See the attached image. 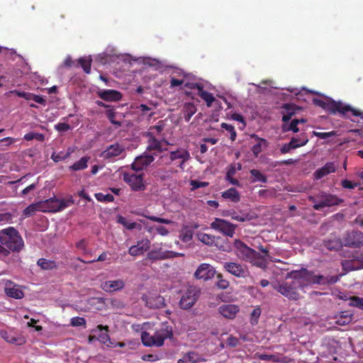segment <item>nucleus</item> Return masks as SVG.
Returning a JSON list of instances; mask_svg holds the SVG:
<instances>
[{"instance_id": "31", "label": "nucleus", "mask_w": 363, "mask_h": 363, "mask_svg": "<svg viewBox=\"0 0 363 363\" xmlns=\"http://www.w3.org/2000/svg\"><path fill=\"white\" fill-rule=\"evenodd\" d=\"M267 259L259 252L256 251V255H253L248 262L259 268L264 269L267 267Z\"/></svg>"}, {"instance_id": "8", "label": "nucleus", "mask_w": 363, "mask_h": 363, "mask_svg": "<svg viewBox=\"0 0 363 363\" xmlns=\"http://www.w3.org/2000/svg\"><path fill=\"white\" fill-rule=\"evenodd\" d=\"M123 181L128 184L131 190L134 191H142L145 189V184L143 182V174H136L135 173L124 172L123 174Z\"/></svg>"}, {"instance_id": "41", "label": "nucleus", "mask_w": 363, "mask_h": 363, "mask_svg": "<svg viewBox=\"0 0 363 363\" xmlns=\"http://www.w3.org/2000/svg\"><path fill=\"white\" fill-rule=\"evenodd\" d=\"M196 236L199 241L209 246H212L215 242L214 235H208L204 233H197Z\"/></svg>"}, {"instance_id": "64", "label": "nucleus", "mask_w": 363, "mask_h": 363, "mask_svg": "<svg viewBox=\"0 0 363 363\" xmlns=\"http://www.w3.org/2000/svg\"><path fill=\"white\" fill-rule=\"evenodd\" d=\"M219 280L218 281L216 285L220 289H226L229 286V282L221 278V276L219 274L218 276Z\"/></svg>"}, {"instance_id": "46", "label": "nucleus", "mask_w": 363, "mask_h": 363, "mask_svg": "<svg viewBox=\"0 0 363 363\" xmlns=\"http://www.w3.org/2000/svg\"><path fill=\"white\" fill-rule=\"evenodd\" d=\"M91 59L90 57H81L78 60V65H80L85 73L89 74L91 72Z\"/></svg>"}, {"instance_id": "25", "label": "nucleus", "mask_w": 363, "mask_h": 363, "mask_svg": "<svg viewBox=\"0 0 363 363\" xmlns=\"http://www.w3.org/2000/svg\"><path fill=\"white\" fill-rule=\"evenodd\" d=\"M341 266L342 270L346 272L363 269V263L359 259L342 260Z\"/></svg>"}, {"instance_id": "60", "label": "nucleus", "mask_w": 363, "mask_h": 363, "mask_svg": "<svg viewBox=\"0 0 363 363\" xmlns=\"http://www.w3.org/2000/svg\"><path fill=\"white\" fill-rule=\"evenodd\" d=\"M313 134L320 139H327L332 136L335 135V133L334 131H331V132H315V131H313Z\"/></svg>"}, {"instance_id": "61", "label": "nucleus", "mask_w": 363, "mask_h": 363, "mask_svg": "<svg viewBox=\"0 0 363 363\" xmlns=\"http://www.w3.org/2000/svg\"><path fill=\"white\" fill-rule=\"evenodd\" d=\"M258 358L261 360L272 361L274 362H277L279 361L277 357L274 354H262L258 356Z\"/></svg>"}, {"instance_id": "14", "label": "nucleus", "mask_w": 363, "mask_h": 363, "mask_svg": "<svg viewBox=\"0 0 363 363\" xmlns=\"http://www.w3.org/2000/svg\"><path fill=\"white\" fill-rule=\"evenodd\" d=\"M234 247L236 250L238 255L243 259L247 262L253 256L256 255V251L250 247H248L245 243H244L240 240H235L234 241Z\"/></svg>"}, {"instance_id": "55", "label": "nucleus", "mask_w": 363, "mask_h": 363, "mask_svg": "<svg viewBox=\"0 0 363 363\" xmlns=\"http://www.w3.org/2000/svg\"><path fill=\"white\" fill-rule=\"evenodd\" d=\"M106 116L108 118V120L111 122V123L121 125V123L115 121L116 112L114 109H108L106 111Z\"/></svg>"}, {"instance_id": "59", "label": "nucleus", "mask_w": 363, "mask_h": 363, "mask_svg": "<svg viewBox=\"0 0 363 363\" xmlns=\"http://www.w3.org/2000/svg\"><path fill=\"white\" fill-rule=\"evenodd\" d=\"M71 325L72 326H85L86 320L84 318L74 317L71 319Z\"/></svg>"}, {"instance_id": "2", "label": "nucleus", "mask_w": 363, "mask_h": 363, "mask_svg": "<svg viewBox=\"0 0 363 363\" xmlns=\"http://www.w3.org/2000/svg\"><path fill=\"white\" fill-rule=\"evenodd\" d=\"M313 104L321 107L330 114L338 113L345 117H349V113H351L352 116L361 115L360 112L356 110V108H352L350 105L345 104L341 101H335L330 98L325 100L315 98L313 99Z\"/></svg>"}, {"instance_id": "51", "label": "nucleus", "mask_w": 363, "mask_h": 363, "mask_svg": "<svg viewBox=\"0 0 363 363\" xmlns=\"http://www.w3.org/2000/svg\"><path fill=\"white\" fill-rule=\"evenodd\" d=\"M220 126L222 128L225 129L230 133V138L232 141L235 140L236 137H237V133H236L234 126H233L232 125L228 124L226 123H222Z\"/></svg>"}, {"instance_id": "43", "label": "nucleus", "mask_w": 363, "mask_h": 363, "mask_svg": "<svg viewBox=\"0 0 363 363\" xmlns=\"http://www.w3.org/2000/svg\"><path fill=\"white\" fill-rule=\"evenodd\" d=\"M72 152H73V150L69 147V148H68V150L67 152H60L58 153L53 152L51 155V159L54 162H58L65 160L67 158H68Z\"/></svg>"}, {"instance_id": "4", "label": "nucleus", "mask_w": 363, "mask_h": 363, "mask_svg": "<svg viewBox=\"0 0 363 363\" xmlns=\"http://www.w3.org/2000/svg\"><path fill=\"white\" fill-rule=\"evenodd\" d=\"M274 289L290 300L297 301L300 298V287L294 278L291 281H282L275 284Z\"/></svg>"}, {"instance_id": "54", "label": "nucleus", "mask_w": 363, "mask_h": 363, "mask_svg": "<svg viewBox=\"0 0 363 363\" xmlns=\"http://www.w3.org/2000/svg\"><path fill=\"white\" fill-rule=\"evenodd\" d=\"M343 257L346 259H359V250H347L343 252Z\"/></svg>"}, {"instance_id": "49", "label": "nucleus", "mask_w": 363, "mask_h": 363, "mask_svg": "<svg viewBox=\"0 0 363 363\" xmlns=\"http://www.w3.org/2000/svg\"><path fill=\"white\" fill-rule=\"evenodd\" d=\"M349 305L363 310V298L359 296H351L349 298Z\"/></svg>"}, {"instance_id": "7", "label": "nucleus", "mask_w": 363, "mask_h": 363, "mask_svg": "<svg viewBox=\"0 0 363 363\" xmlns=\"http://www.w3.org/2000/svg\"><path fill=\"white\" fill-rule=\"evenodd\" d=\"M291 274L294 280L298 283L300 289L314 284L315 273L312 271L302 268L301 270L292 272Z\"/></svg>"}, {"instance_id": "39", "label": "nucleus", "mask_w": 363, "mask_h": 363, "mask_svg": "<svg viewBox=\"0 0 363 363\" xmlns=\"http://www.w3.org/2000/svg\"><path fill=\"white\" fill-rule=\"evenodd\" d=\"M193 238V230L188 226H184L179 234V239L184 242H189Z\"/></svg>"}, {"instance_id": "3", "label": "nucleus", "mask_w": 363, "mask_h": 363, "mask_svg": "<svg viewBox=\"0 0 363 363\" xmlns=\"http://www.w3.org/2000/svg\"><path fill=\"white\" fill-rule=\"evenodd\" d=\"M173 336L172 328L168 323H163L161 327L153 335L147 332H143L141 340L144 345L147 347H161L164 345V340Z\"/></svg>"}, {"instance_id": "62", "label": "nucleus", "mask_w": 363, "mask_h": 363, "mask_svg": "<svg viewBox=\"0 0 363 363\" xmlns=\"http://www.w3.org/2000/svg\"><path fill=\"white\" fill-rule=\"evenodd\" d=\"M358 184L356 183V182H352L350 180H347V179H343L342 180L341 182V186L344 188V189H354L356 186H357Z\"/></svg>"}, {"instance_id": "22", "label": "nucleus", "mask_w": 363, "mask_h": 363, "mask_svg": "<svg viewBox=\"0 0 363 363\" xmlns=\"http://www.w3.org/2000/svg\"><path fill=\"white\" fill-rule=\"evenodd\" d=\"M125 148L123 145L115 143L108 146L101 154L104 159H112L115 157L120 155Z\"/></svg>"}, {"instance_id": "19", "label": "nucleus", "mask_w": 363, "mask_h": 363, "mask_svg": "<svg viewBox=\"0 0 363 363\" xmlns=\"http://www.w3.org/2000/svg\"><path fill=\"white\" fill-rule=\"evenodd\" d=\"M125 283L122 279L109 280L101 284V289L107 293H113L123 289Z\"/></svg>"}, {"instance_id": "42", "label": "nucleus", "mask_w": 363, "mask_h": 363, "mask_svg": "<svg viewBox=\"0 0 363 363\" xmlns=\"http://www.w3.org/2000/svg\"><path fill=\"white\" fill-rule=\"evenodd\" d=\"M299 124V121L298 119H293L289 124L284 123L281 126V129L283 132L293 131L294 133H298L299 129L298 128V125Z\"/></svg>"}, {"instance_id": "26", "label": "nucleus", "mask_w": 363, "mask_h": 363, "mask_svg": "<svg viewBox=\"0 0 363 363\" xmlns=\"http://www.w3.org/2000/svg\"><path fill=\"white\" fill-rule=\"evenodd\" d=\"M336 167L333 162H327L323 167L318 169L314 172V177L315 179H320L323 177L335 172Z\"/></svg>"}, {"instance_id": "11", "label": "nucleus", "mask_w": 363, "mask_h": 363, "mask_svg": "<svg viewBox=\"0 0 363 363\" xmlns=\"http://www.w3.org/2000/svg\"><path fill=\"white\" fill-rule=\"evenodd\" d=\"M342 242L346 247L359 248L363 245V233L359 230L348 231L344 235Z\"/></svg>"}, {"instance_id": "57", "label": "nucleus", "mask_w": 363, "mask_h": 363, "mask_svg": "<svg viewBox=\"0 0 363 363\" xmlns=\"http://www.w3.org/2000/svg\"><path fill=\"white\" fill-rule=\"evenodd\" d=\"M192 190L197 189L202 187H206L208 185V182H201L198 180H191L190 182Z\"/></svg>"}, {"instance_id": "27", "label": "nucleus", "mask_w": 363, "mask_h": 363, "mask_svg": "<svg viewBox=\"0 0 363 363\" xmlns=\"http://www.w3.org/2000/svg\"><path fill=\"white\" fill-rule=\"evenodd\" d=\"M146 305L151 308H160L165 306L164 298L160 295L151 296L146 299Z\"/></svg>"}, {"instance_id": "29", "label": "nucleus", "mask_w": 363, "mask_h": 363, "mask_svg": "<svg viewBox=\"0 0 363 363\" xmlns=\"http://www.w3.org/2000/svg\"><path fill=\"white\" fill-rule=\"evenodd\" d=\"M46 211V203L45 201L39 202L37 203H32L26 207L23 211V215L26 217L33 216L36 211Z\"/></svg>"}, {"instance_id": "34", "label": "nucleus", "mask_w": 363, "mask_h": 363, "mask_svg": "<svg viewBox=\"0 0 363 363\" xmlns=\"http://www.w3.org/2000/svg\"><path fill=\"white\" fill-rule=\"evenodd\" d=\"M37 264L43 270H52L57 267L55 261L45 258L39 259Z\"/></svg>"}, {"instance_id": "21", "label": "nucleus", "mask_w": 363, "mask_h": 363, "mask_svg": "<svg viewBox=\"0 0 363 363\" xmlns=\"http://www.w3.org/2000/svg\"><path fill=\"white\" fill-rule=\"evenodd\" d=\"M4 291L9 297L15 299H21L24 297V293L20 287L10 281L6 283Z\"/></svg>"}, {"instance_id": "20", "label": "nucleus", "mask_w": 363, "mask_h": 363, "mask_svg": "<svg viewBox=\"0 0 363 363\" xmlns=\"http://www.w3.org/2000/svg\"><path fill=\"white\" fill-rule=\"evenodd\" d=\"M150 247V242L148 239H144L138 241L137 245H133L129 248L128 253L132 256H138L143 255Z\"/></svg>"}, {"instance_id": "45", "label": "nucleus", "mask_w": 363, "mask_h": 363, "mask_svg": "<svg viewBox=\"0 0 363 363\" xmlns=\"http://www.w3.org/2000/svg\"><path fill=\"white\" fill-rule=\"evenodd\" d=\"M97 329L99 330L100 331H102L103 330H104L106 332L105 333H101L99 336V340L104 343V344H108V342H110V337L109 335H108L107 332L108 330V327L107 325H99L97 326Z\"/></svg>"}, {"instance_id": "6", "label": "nucleus", "mask_w": 363, "mask_h": 363, "mask_svg": "<svg viewBox=\"0 0 363 363\" xmlns=\"http://www.w3.org/2000/svg\"><path fill=\"white\" fill-rule=\"evenodd\" d=\"M211 228L218 231L223 235L233 238L235 233L238 225L230 223L224 219L216 218L210 224Z\"/></svg>"}, {"instance_id": "10", "label": "nucleus", "mask_w": 363, "mask_h": 363, "mask_svg": "<svg viewBox=\"0 0 363 363\" xmlns=\"http://www.w3.org/2000/svg\"><path fill=\"white\" fill-rule=\"evenodd\" d=\"M320 197L321 199L320 201L313 206V208L316 211H321L325 207L338 206L344 201L343 199L331 194L323 193Z\"/></svg>"}, {"instance_id": "24", "label": "nucleus", "mask_w": 363, "mask_h": 363, "mask_svg": "<svg viewBox=\"0 0 363 363\" xmlns=\"http://www.w3.org/2000/svg\"><path fill=\"white\" fill-rule=\"evenodd\" d=\"M98 95L101 99L106 101H118L122 98L121 93L113 89L99 91Z\"/></svg>"}, {"instance_id": "40", "label": "nucleus", "mask_w": 363, "mask_h": 363, "mask_svg": "<svg viewBox=\"0 0 363 363\" xmlns=\"http://www.w3.org/2000/svg\"><path fill=\"white\" fill-rule=\"evenodd\" d=\"M117 222L123 225L128 230H133L140 226V224L135 222H130L122 216H118L117 217Z\"/></svg>"}, {"instance_id": "35", "label": "nucleus", "mask_w": 363, "mask_h": 363, "mask_svg": "<svg viewBox=\"0 0 363 363\" xmlns=\"http://www.w3.org/2000/svg\"><path fill=\"white\" fill-rule=\"evenodd\" d=\"M197 94L206 103V106L208 107H211L213 101H216V98L211 94L208 92L207 91L203 89V88H200V91L197 92Z\"/></svg>"}, {"instance_id": "18", "label": "nucleus", "mask_w": 363, "mask_h": 363, "mask_svg": "<svg viewBox=\"0 0 363 363\" xmlns=\"http://www.w3.org/2000/svg\"><path fill=\"white\" fill-rule=\"evenodd\" d=\"M219 313L225 318L233 320L240 311V306L235 304H222L218 307Z\"/></svg>"}, {"instance_id": "5", "label": "nucleus", "mask_w": 363, "mask_h": 363, "mask_svg": "<svg viewBox=\"0 0 363 363\" xmlns=\"http://www.w3.org/2000/svg\"><path fill=\"white\" fill-rule=\"evenodd\" d=\"M201 295L200 289L194 286H189L186 290L183 293L179 306L182 309L188 310L191 308L198 301Z\"/></svg>"}, {"instance_id": "37", "label": "nucleus", "mask_w": 363, "mask_h": 363, "mask_svg": "<svg viewBox=\"0 0 363 363\" xmlns=\"http://www.w3.org/2000/svg\"><path fill=\"white\" fill-rule=\"evenodd\" d=\"M90 157L88 156L82 157L79 161L74 162L69 167V169L73 171H79L85 169L87 167V163Z\"/></svg>"}, {"instance_id": "53", "label": "nucleus", "mask_w": 363, "mask_h": 363, "mask_svg": "<svg viewBox=\"0 0 363 363\" xmlns=\"http://www.w3.org/2000/svg\"><path fill=\"white\" fill-rule=\"evenodd\" d=\"M164 122L163 121H159L155 125L150 127L149 132H153L154 134H160L164 129Z\"/></svg>"}, {"instance_id": "58", "label": "nucleus", "mask_w": 363, "mask_h": 363, "mask_svg": "<svg viewBox=\"0 0 363 363\" xmlns=\"http://www.w3.org/2000/svg\"><path fill=\"white\" fill-rule=\"evenodd\" d=\"M55 129L59 132H65L71 130L72 127L67 123H59L55 125Z\"/></svg>"}, {"instance_id": "36", "label": "nucleus", "mask_w": 363, "mask_h": 363, "mask_svg": "<svg viewBox=\"0 0 363 363\" xmlns=\"http://www.w3.org/2000/svg\"><path fill=\"white\" fill-rule=\"evenodd\" d=\"M196 111V107L193 103H186L184 106V118L186 122H189L191 118Z\"/></svg>"}, {"instance_id": "32", "label": "nucleus", "mask_w": 363, "mask_h": 363, "mask_svg": "<svg viewBox=\"0 0 363 363\" xmlns=\"http://www.w3.org/2000/svg\"><path fill=\"white\" fill-rule=\"evenodd\" d=\"M222 196L224 199H230L233 202H238L240 200L239 192L235 188H230L229 189L222 193Z\"/></svg>"}, {"instance_id": "28", "label": "nucleus", "mask_w": 363, "mask_h": 363, "mask_svg": "<svg viewBox=\"0 0 363 363\" xmlns=\"http://www.w3.org/2000/svg\"><path fill=\"white\" fill-rule=\"evenodd\" d=\"M339 280L338 276H323V275H315L314 284L319 285H331L337 282Z\"/></svg>"}, {"instance_id": "13", "label": "nucleus", "mask_w": 363, "mask_h": 363, "mask_svg": "<svg viewBox=\"0 0 363 363\" xmlns=\"http://www.w3.org/2000/svg\"><path fill=\"white\" fill-rule=\"evenodd\" d=\"M184 255L173 251H162V249L152 250L147 253V259L152 261L163 260L183 256Z\"/></svg>"}, {"instance_id": "15", "label": "nucleus", "mask_w": 363, "mask_h": 363, "mask_svg": "<svg viewBox=\"0 0 363 363\" xmlns=\"http://www.w3.org/2000/svg\"><path fill=\"white\" fill-rule=\"evenodd\" d=\"M155 160L152 155L145 152L143 155L137 157L131 164V168L135 172L143 170L149 166Z\"/></svg>"}, {"instance_id": "33", "label": "nucleus", "mask_w": 363, "mask_h": 363, "mask_svg": "<svg viewBox=\"0 0 363 363\" xmlns=\"http://www.w3.org/2000/svg\"><path fill=\"white\" fill-rule=\"evenodd\" d=\"M342 244L340 239L336 238L324 240L325 247L330 250H338Z\"/></svg>"}, {"instance_id": "50", "label": "nucleus", "mask_w": 363, "mask_h": 363, "mask_svg": "<svg viewBox=\"0 0 363 363\" xmlns=\"http://www.w3.org/2000/svg\"><path fill=\"white\" fill-rule=\"evenodd\" d=\"M95 198L100 202H112L114 201V196L111 194H104L102 193L95 194Z\"/></svg>"}, {"instance_id": "9", "label": "nucleus", "mask_w": 363, "mask_h": 363, "mask_svg": "<svg viewBox=\"0 0 363 363\" xmlns=\"http://www.w3.org/2000/svg\"><path fill=\"white\" fill-rule=\"evenodd\" d=\"M146 136L148 137L147 146L146 150L151 152L154 157L158 154L162 153L164 150H166V147H163L162 144L164 143L166 145H169V143L165 140H160L156 138L154 135L153 132H147Z\"/></svg>"}, {"instance_id": "52", "label": "nucleus", "mask_w": 363, "mask_h": 363, "mask_svg": "<svg viewBox=\"0 0 363 363\" xmlns=\"http://www.w3.org/2000/svg\"><path fill=\"white\" fill-rule=\"evenodd\" d=\"M352 320V315L343 312L342 315L337 318L336 323L340 325H345L349 324Z\"/></svg>"}, {"instance_id": "16", "label": "nucleus", "mask_w": 363, "mask_h": 363, "mask_svg": "<svg viewBox=\"0 0 363 363\" xmlns=\"http://www.w3.org/2000/svg\"><path fill=\"white\" fill-rule=\"evenodd\" d=\"M216 274V270L209 264L203 263L199 266L194 273V277L197 279L207 281L212 279Z\"/></svg>"}, {"instance_id": "63", "label": "nucleus", "mask_w": 363, "mask_h": 363, "mask_svg": "<svg viewBox=\"0 0 363 363\" xmlns=\"http://www.w3.org/2000/svg\"><path fill=\"white\" fill-rule=\"evenodd\" d=\"M12 215L10 213H0V224L3 225L11 222Z\"/></svg>"}, {"instance_id": "47", "label": "nucleus", "mask_w": 363, "mask_h": 363, "mask_svg": "<svg viewBox=\"0 0 363 363\" xmlns=\"http://www.w3.org/2000/svg\"><path fill=\"white\" fill-rule=\"evenodd\" d=\"M262 310L259 306L255 307L250 314V323L252 325H256L259 322Z\"/></svg>"}, {"instance_id": "23", "label": "nucleus", "mask_w": 363, "mask_h": 363, "mask_svg": "<svg viewBox=\"0 0 363 363\" xmlns=\"http://www.w3.org/2000/svg\"><path fill=\"white\" fill-rule=\"evenodd\" d=\"M251 138L255 140V144L252 147L251 150L255 157H257L264 148L268 147L269 143L267 140L259 138L255 134L251 135Z\"/></svg>"}, {"instance_id": "30", "label": "nucleus", "mask_w": 363, "mask_h": 363, "mask_svg": "<svg viewBox=\"0 0 363 363\" xmlns=\"http://www.w3.org/2000/svg\"><path fill=\"white\" fill-rule=\"evenodd\" d=\"M190 158L189 152L184 149H179L176 151H172L169 155V159L171 161L176 160L177 159H182V164H184Z\"/></svg>"}, {"instance_id": "44", "label": "nucleus", "mask_w": 363, "mask_h": 363, "mask_svg": "<svg viewBox=\"0 0 363 363\" xmlns=\"http://www.w3.org/2000/svg\"><path fill=\"white\" fill-rule=\"evenodd\" d=\"M308 142V139L305 133L301 134V138H297L293 137L289 143H293L292 145H296V148L306 145Z\"/></svg>"}, {"instance_id": "56", "label": "nucleus", "mask_w": 363, "mask_h": 363, "mask_svg": "<svg viewBox=\"0 0 363 363\" xmlns=\"http://www.w3.org/2000/svg\"><path fill=\"white\" fill-rule=\"evenodd\" d=\"M223 216H230L232 219L240 222H244L246 220L245 217L238 215L235 211H227L226 213H223Z\"/></svg>"}, {"instance_id": "12", "label": "nucleus", "mask_w": 363, "mask_h": 363, "mask_svg": "<svg viewBox=\"0 0 363 363\" xmlns=\"http://www.w3.org/2000/svg\"><path fill=\"white\" fill-rule=\"evenodd\" d=\"M45 203L48 211L59 212L72 205L74 200L72 197L68 199H59L56 197H52L45 200Z\"/></svg>"}, {"instance_id": "17", "label": "nucleus", "mask_w": 363, "mask_h": 363, "mask_svg": "<svg viewBox=\"0 0 363 363\" xmlns=\"http://www.w3.org/2000/svg\"><path fill=\"white\" fill-rule=\"evenodd\" d=\"M224 269L238 278H244L247 276V271L245 265L240 264L237 262H228L224 263Z\"/></svg>"}, {"instance_id": "48", "label": "nucleus", "mask_w": 363, "mask_h": 363, "mask_svg": "<svg viewBox=\"0 0 363 363\" xmlns=\"http://www.w3.org/2000/svg\"><path fill=\"white\" fill-rule=\"evenodd\" d=\"M197 362L196 354L194 352L185 354L182 358L178 360V363H196Z\"/></svg>"}, {"instance_id": "1", "label": "nucleus", "mask_w": 363, "mask_h": 363, "mask_svg": "<svg viewBox=\"0 0 363 363\" xmlns=\"http://www.w3.org/2000/svg\"><path fill=\"white\" fill-rule=\"evenodd\" d=\"M24 242L19 232L13 227L0 230V257H7L11 252H19Z\"/></svg>"}, {"instance_id": "38", "label": "nucleus", "mask_w": 363, "mask_h": 363, "mask_svg": "<svg viewBox=\"0 0 363 363\" xmlns=\"http://www.w3.org/2000/svg\"><path fill=\"white\" fill-rule=\"evenodd\" d=\"M250 173L252 176L251 182L252 183L260 182L262 183H266L267 182V177L264 174H263L259 170L256 169H252L250 171Z\"/></svg>"}]
</instances>
